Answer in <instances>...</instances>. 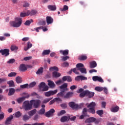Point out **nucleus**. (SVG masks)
Returning a JSON list of instances; mask_svg holds the SVG:
<instances>
[{"label": "nucleus", "mask_w": 125, "mask_h": 125, "mask_svg": "<svg viewBox=\"0 0 125 125\" xmlns=\"http://www.w3.org/2000/svg\"><path fill=\"white\" fill-rule=\"evenodd\" d=\"M6 78H0V83H2L4 82H6Z\"/></svg>", "instance_id": "nucleus-61"}, {"label": "nucleus", "mask_w": 125, "mask_h": 125, "mask_svg": "<svg viewBox=\"0 0 125 125\" xmlns=\"http://www.w3.org/2000/svg\"><path fill=\"white\" fill-rule=\"evenodd\" d=\"M31 13V12L30 11H27L26 12H21L20 14V17H26L27 16H29L30 15V14Z\"/></svg>", "instance_id": "nucleus-12"}, {"label": "nucleus", "mask_w": 125, "mask_h": 125, "mask_svg": "<svg viewBox=\"0 0 125 125\" xmlns=\"http://www.w3.org/2000/svg\"><path fill=\"white\" fill-rule=\"evenodd\" d=\"M69 58L70 57L69 56L62 57V61H66V60H68Z\"/></svg>", "instance_id": "nucleus-59"}, {"label": "nucleus", "mask_w": 125, "mask_h": 125, "mask_svg": "<svg viewBox=\"0 0 125 125\" xmlns=\"http://www.w3.org/2000/svg\"><path fill=\"white\" fill-rule=\"evenodd\" d=\"M21 116H22V113H21L20 111H17L15 114V116L16 117V118H20Z\"/></svg>", "instance_id": "nucleus-41"}, {"label": "nucleus", "mask_w": 125, "mask_h": 125, "mask_svg": "<svg viewBox=\"0 0 125 125\" xmlns=\"http://www.w3.org/2000/svg\"><path fill=\"white\" fill-rule=\"evenodd\" d=\"M86 95H87V90L81 93L80 94V97L83 98V97H84Z\"/></svg>", "instance_id": "nucleus-39"}, {"label": "nucleus", "mask_w": 125, "mask_h": 125, "mask_svg": "<svg viewBox=\"0 0 125 125\" xmlns=\"http://www.w3.org/2000/svg\"><path fill=\"white\" fill-rule=\"evenodd\" d=\"M62 67H69V62H64L62 64Z\"/></svg>", "instance_id": "nucleus-58"}, {"label": "nucleus", "mask_w": 125, "mask_h": 125, "mask_svg": "<svg viewBox=\"0 0 125 125\" xmlns=\"http://www.w3.org/2000/svg\"><path fill=\"white\" fill-rule=\"evenodd\" d=\"M69 106L74 110H78V109H79V105L76 104L74 102H73L69 103Z\"/></svg>", "instance_id": "nucleus-10"}, {"label": "nucleus", "mask_w": 125, "mask_h": 125, "mask_svg": "<svg viewBox=\"0 0 125 125\" xmlns=\"http://www.w3.org/2000/svg\"><path fill=\"white\" fill-rule=\"evenodd\" d=\"M48 8L49 9V10H51L52 11L56 10V6H55V5H49L48 6Z\"/></svg>", "instance_id": "nucleus-26"}, {"label": "nucleus", "mask_w": 125, "mask_h": 125, "mask_svg": "<svg viewBox=\"0 0 125 125\" xmlns=\"http://www.w3.org/2000/svg\"><path fill=\"white\" fill-rule=\"evenodd\" d=\"M16 82L17 83H22V78L19 76L16 77Z\"/></svg>", "instance_id": "nucleus-35"}, {"label": "nucleus", "mask_w": 125, "mask_h": 125, "mask_svg": "<svg viewBox=\"0 0 125 125\" xmlns=\"http://www.w3.org/2000/svg\"><path fill=\"white\" fill-rule=\"evenodd\" d=\"M86 112H87V109H86V108H84L83 111V115L80 117V120H83L84 117H86V116H87Z\"/></svg>", "instance_id": "nucleus-11"}, {"label": "nucleus", "mask_w": 125, "mask_h": 125, "mask_svg": "<svg viewBox=\"0 0 125 125\" xmlns=\"http://www.w3.org/2000/svg\"><path fill=\"white\" fill-rule=\"evenodd\" d=\"M52 99V98H47V99H44L43 100V103L44 104H45L46 103H47L49 102V101H50Z\"/></svg>", "instance_id": "nucleus-53"}, {"label": "nucleus", "mask_w": 125, "mask_h": 125, "mask_svg": "<svg viewBox=\"0 0 125 125\" xmlns=\"http://www.w3.org/2000/svg\"><path fill=\"white\" fill-rule=\"evenodd\" d=\"M0 53L2 55H5V56H8L9 55V49H1L0 50Z\"/></svg>", "instance_id": "nucleus-8"}, {"label": "nucleus", "mask_w": 125, "mask_h": 125, "mask_svg": "<svg viewBox=\"0 0 125 125\" xmlns=\"http://www.w3.org/2000/svg\"><path fill=\"white\" fill-rule=\"evenodd\" d=\"M23 108L25 111H29L31 110L33 105L31 103L30 101H25L23 103Z\"/></svg>", "instance_id": "nucleus-2"}, {"label": "nucleus", "mask_w": 125, "mask_h": 125, "mask_svg": "<svg viewBox=\"0 0 125 125\" xmlns=\"http://www.w3.org/2000/svg\"><path fill=\"white\" fill-rule=\"evenodd\" d=\"M39 87L40 88V90H42V91H47L48 90V88L49 87L47 85H46L45 83L44 82H42L39 85Z\"/></svg>", "instance_id": "nucleus-3"}, {"label": "nucleus", "mask_w": 125, "mask_h": 125, "mask_svg": "<svg viewBox=\"0 0 125 125\" xmlns=\"http://www.w3.org/2000/svg\"><path fill=\"white\" fill-rule=\"evenodd\" d=\"M44 113H45V109L44 108H42L38 112V114H39V115H43Z\"/></svg>", "instance_id": "nucleus-45"}, {"label": "nucleus", "mask_w": 125, "mask_h": 125, "mask_svg": "<svg viewBox=\"0 0 125 125\" xmlns=\"http://www.w3.org/2000/svg\"><path fill=\"white\" fill-rule=\"evenodd\" d=\"M97 63H96V62L93 61L90 62V68H91V69H93L95 68V67H97Z\"/></svg>", "instance_id": "nucleus-17"}, {"label": "nucleus", "mask_w": 125, "mask_h": 125, "mask_svg": "<svg viewBox=\"0 0 125 125\" xmlns=\"http://www.w3.org/2000/svg\"><path fill=\"white\" fill-rule=\"evenodd\" d=\"M56 84H58V85H60L61 83H63V81L62 80H59L57 82H56Z\"/></svg>", "instance_id": "nucleus-62"}, {"label": "nucleus", "mask_w": 125, "mask_h": 125, "mask_svg": "<svg viewBox=\"0 0 125 125\" xmlns=\"http://www.w3.org/2000/svg\"><path fill=\"white\" fill-rule=\"evenodd\" d=\"M62 81H67L68 82H72V78L69 76H64L62 78Z\"/></svg>", "instance_id": "nucleus-18"}, {"label": "nucleus", "mask_w": 125, "mask_h": 125, "mask_svg": "<svg viewBox=\"0 0 125 125\" xmlns=\"http://www.w3.org/2000/svg\"><path fill=\"white\" fill-rule=\"evenodd\" d=\"M30 118H31V116H29L27 115H24L22 117V120L23 121H24L25 122H26V121H28V120H29Z\"/></svg>", "instance_id": "nucleus-36"}, {"label": "nucleus", "mask_w": 125, "mask_h": 125, "mask_svg": "<svg viewBox=\"0 0 125 125\" xmlns=\"http://www.w3.org/2000/svg\"><path fill=\"white\" fill-rule=\"evenodd\" d=\"M48 85L50 87V88H54V87H55V83H54V82L52 81L51 80H48Z\"/></svg>", "instance_id": "nucleus-15"}, {"label": "nucleus", "mask_w": 125, "mask_h": 125, "mask_svg": "<svg viewBox=\"0 0 125 125\" xmlns=\"http://www.w3.org/2000/svg\"><path fill=\"white\" fill-rule=\"evenodd\" d=\"M95 121H96V119L94 117H90L86 119L85 123H93V122H95Z\"/></svg>", "instance_id": "nucleus-19"}, {"label": "nucleus", "mask_w": 125, "mask_h": 125, "mask_svg": "<svg viewBox=\"0 0 125 125\" xmlns=\"http://www.w3.org/2000/svg\"><path fill=\"white\" fill-rule=\"evenodd\" d=\"M15 93V89L13 88H11L9 89L8 95L9 96H11V95H13Z\"/></svg>", "instance_id": "nucleus-20"}, {"label": "nucleus", "mask_w": 125, "mask_h": 125, "mask_svg": "<svg viewBox=\"0 0 125 125\" xmlns=\"http://www.w3.org/2000/svg\"><path fill=\"white\" fill-rule=\"evenodd\" d=\"M79 71L81 72L82 74H86V69L85 68L82 67L80 68Z\"/></svg>", "instance_id": "nucleus-38"}, {"label": "nucleus", "mask_w": 125, "mask_h": 125, "mask_svg": "<svg viewBox=\"0 0 125 125\" xmlns=\"http://www.w3.org/2000/svg\"><path fill=\"white\" fill-rule=\"evenodd\" d=\"M20 70L22 72H24V71L27 70V67H26V65H25V64H22L20 65Z\"/></svg>", "instance_id": "nucleus-21"}, {"label": "nucleus", "mask_w": 125, "mask_h": 125, "mask_svg": "<svg viewBox=\"0 0 125 125\" xmlns=\"http://www.w3.org/2000/svg\"><path fill=\"white\" fill-rule=\"evenodd\" d=\"M37 12L36 10H32L30 12V15H36L37 14Z\"/></svg>", "instance_id": "nucleus-54"}, {"label": "nucleus", "mask_w": 125, "mask_h": 125, "mask_svg": "<svg viewBox=\"0 0 125 125\" xmlns=\"http://www.w3.org/2000/svg\"><path fill=\"white\" fill-rule=\"evenodd\" d=\"M17 75V73L16 72H11L8 74V77H15Z\"/></svg>", "instance_id": "nucleus-52"}, {"label": "nucleus", "mask_w": 125, "mask_h": 125, "mask_svg": "<svg viewBox=\"0 0 125 125\" xmlns=\"http://www.w3.org/2000/svg\"><path fill=\"white\" fill-rule=\"evenodd\" d=\"M61 106L63 108H67V104H61Z\"/></svg>", "instance_id": "nucleus-64"}, {"label": "nucleus", "mask_w": 125, "mask_h": 125, "mask_svg": "<svg viewBox=\"0 0 125 125\" xmlns=\"http://www.w3.org/2000/svg\"><path fill=\"white\" fill-rule=\"evenodd\" d=\"M17 49H18V47H17L16 45H12L11 46V50L12 51H14V50H17Z\"/></svg>", "instance_id": "nucleus-40"}, {"label": "nucleus", "mask_w": 125, "mask_h": 125, "mask_svg": "<svg viewBox=\"0 0 125 125\" xmlns=\"http://www.w3.org/2000/svg\"><path fill=\"white\" fill-rule=\"evenodd\" d=\"M80 80H81V81H86L87 78L83 76H79L75 78L76 81H80Z\"/></svg>", "instance_id": "nucleus-16"}, {"label": "nucleus", "mask_w": 125, "mask_h": 125, "mask_svg": "<svg viewBox=\"0 0 125 125\" xmlns=\"http://www.w3.org/2000/svg\"><path fill=\"white\" fill-rule=\"evenodd\" d=\"M50 71H56L58 72V71H59V69H58L57 66H53L50 68Z\"/></svg>", "instance_id": "nucleus-42"}, {"label": "nucleus", "mask_w": 125, "mask_h": 125, "mask_svg": "<svg viewBox=\"0 0 125 125\" xmlns=\"http://www.w3.org/2000/svg\"><path fill=\"white\" fill-rule=\"evenodd\" d=\"M68 121V117L66 116H64L61 118V123H65V122H67Z\"/></svg>", "instance_id": "nucleus-31"}, {"label": "nucleus", "mask_w": 125, "mask_h": 125, "mask_svg": "<svg viewBox=\"0 0 125 125\" xmlns=\"http://www.w3.org/2000/svg\"><path fill=\"white\" fill-rule=\"evenodd\" d=\"M30 103L33 105L34 108H39L41 104V101L40 100H32Z\"/></svg>", "instance_id": "nucleus-4"}, {"label": "nucleus", "mask_w": 125, "mask_h": 125, "mask_svg": "<svg viewBox=\"0 0 125 125\" xmlns=\"http://www.w3.org/2000/svg\"><path fill=\"white\" fill-rule=\"evenodd\" d=\"M29 86V84L28 83L24 84L23 85H21L20 86L21 88H27Z\"/></svg>", "instance_id": "nucleus-56"}, {"label": "nucleus", "mask_w": 125, "mask_h": 125, "mask_svg": "<svg viewBox=\"0 0 125 125\" xmlns=\"http://www.w3.org/2000/svg\"><path fill=\"white\" fill-rule=\"evenodd\" d=\"M95 89L96 90V91L101 92L102 90H103V87L97 86L95 88Z\"/></svg>", "instance_id": "nucleus-49"}, {"label": "nucleus", "mask_w": 125, "mask_h": 125, "mask_svg": "<svg viewBox=\"0 0 125 125\" xmlns=\"http://www.w3.org/2000/svg\"><path fill=\"white\" fill-rule=\"evenodd\" d=\"M49 53H50V50H44L42 53V56H44V55H48Z\"/></svg>", "instance_id": "nucleus-32"}, {"label": "nucleus", "mask_w": 125, "mask_h": 125, "mask_svg": "<svg viewBox=\"0 0 125 125\" xmlns=\"http://www.w3.org/2000/svg\"><path fill=\"white\" fill-rule=\"evenodd\" d=\"M119 109L120 107L116 105L115 106H112L110 109V111L111 112H112V113H117V112L119 111Z\"/></svg>", "instance_id": "nucleus-13"}, {"label": "nucleus", "mask_w": 125, "mask_h": 125, "mask_svg": "<svg viewBox=\"0 0 125 125\" xmlns=\"http://www.w3.org/2000/svg\"><path fill=\"white\" fill-rule=\"evenodd\" d=\"M23 94H24V95H26V96L24 97L19 98L17 99V101L18 103H19V104L22 103V102L24 100H25V98H29V97H30V95H29V94H27L26 93H23Z\"/></svg>", "instance_id": "nucleus-6"}, {"label": "nucleus", "mask_w": 125, "mask_h": 125, "mask_svg": "<svg viewBox=\"0 0 125 125\" xmlns=\"http://www.w3.org/2000/svg\"><path fill=\"white\" fill-rule=\"evenodd\" d=\"M58 91V90L56 89L54 90H50L48 92H46L44 93L45 96H46V97H50V96H52L53 95L56 94Z\"/></svg>", "instance_id": "nucleus-5"}, {"label": "nucleus", "mask_w": 125, "mask_h": 125, "mask_svg": "<svg viewBox=\"0 0 125 125\" xmlns=\"http://www.w3.org/2000/svg\"><path fill=\"white\" fill-rule=\"evenodd\" d=\"M30 6V4L27 2H25L23 5V7H29Z\"/></svg>", "instance_id": "nucleus-60"}, {"label": "nucleus", "mask_w": 125, "mask_h": 125, "mask_svg": "<svg viewBox=\"0 0 125 125\" xmlns=\"http://www.w3.org/2000/svg\"><path fill=\"white\" fill-rule=\"evenodd\" d=\"M83 67H84V65L82 63H78L76 65V68H77V70H80V69H82V68H83Z\"/></svg>", "instance_id": "nucleus-33"}, {"label": "nucleus", "mask_w": 125, "mask_h": 125, "mask_svg": "<svg viewBox=\"0 0 125 125\" xmlns=\"http://www.w3.org/2000/svg\"><path fill=\"white\" fill-rule=\"evenodd\" d=\"M65 94V90H61V92L57 94V96L58 97H64Z\"/></svg>", "instance_id": "nucleus-23"}, {"label": "nucleus", "mask_w": 125, "mask_h": 125, "mask_svg": "<svg viewBox=\"0 0 125 125\" xmlns=\"http://www.w3.org/2000/svg\"><path fill=\"white\" fill-rule=\"evenodd\" d=\"M32 22H33V20L26 21L24 23V25H25L26 26H29L30 24H31V23H32Z\"/></svg>", "instance_id": "nucleus-44"}, {"label": "nucleus", "mask_w": 125, "mask_h": 125, "mask_svg": "<svg viewBox=\"0 0 125 125\" xmlns=\"http://www.w3.org/2000/svg\"><path fill=\"white\" fill-rule=\"evenodd\" d=\"M22 24V19L21 18H16L15 21L10 22V24L11 27L14 28H19Z\"/></svg>", "instance_id": "nucleus-1"}, {"label": "nucleus", "mask_w": 125, "mask_h": 125, "mask_svg": "<svg viewBox=\"0 0 125 125\" xmlns=\"http://www.w3.org/2000/svg\"><path fill=\"white\" fill-rule=\"evenodd\" d=\"M13 119V116L10 115L8 118H7L5 124L6 125H9L10 124V122H11V120Z\"/></svg>", "instance_id": "nucleus-22"}, {"label": "nucleus", "mask_w": 125, "mask_h": 125, "mask_svg": "<svg viewBox=\"0 0 125 125\" xmlns=\"http://www.w3.org/2000/svg\"><path fill=\"white\" fill-rule=\"evenodd\" d=\"M46 22L45 21H41L39 22V25H45Z\"/></svg>", "instance_id": "nucleus-63"}, {"label": "nucleus", "mask_w": 125, "mask_h": 125, "mask_svg": "<svg viewBox=\"0 0 125 125\" xmlns=\"http://www.w3.org/2000/svg\"><path fill=\"white\" fill-rule=\"evenodd\" d=\"M87 57L85 55H82L79 57L80 60H86Z\"/></svg>", "instance_id": "nucleus-48"}, {"label": "nucleus", "mask_w": 125, "mask_h": 125, "mask_svg": "<svg viewBox=\"0 0 125 125\" xmlns=\"http://www.w3.org/2000/svg\"><path fill=\"white\" fill-rule=\"evenodd\" d=\"M36 85V82H33L28 85L29 87H34Z\"/></svg>", "instance_id": "nucleus-55"}, {"label": "nucleus", "mask_w": 125, "mask_h": 125, "mask_svg": "<svg viewBox=\"0 0 125 125\" xmlns=\"http://www.w3.org/2000/svg\"><path fill=\"white\" fill-rule=\"evenodd\" d=\"M15 62V60L14 59H10L7 62L8 64H12Z\"/></svg>", "instance_id": "nucleus-57"}, {"label": "nucleus", "mask_w": 125, "mask_h": 125, "mask_svg": "<svg viewBox=\"0 0 125 125\" xmlns=\"http://www.w3.org/2000/svg\"><path fill=\"white\" fill-rule=\"evenodd\" d=\"M43 72V68L40 67V69L38 70V71L36 72L37 75H40V74H42Z\"/></svg>", "instance_id": "nucleus-37"}, {"label": "nucleus", "mask_w": 125, "mask_h": 125, "mask_svg": "<svg viewBox=\"0 0 125 125\" xmlns=\"http://www.w3.org/2000/svg\"><path fill=\"white\" fill-rule=\"evenodd\" d=\"M68 9H69V8L68 7V6L65 5L63 6V8H61L60 9V10L61 11H66V10H68Z\"/></svg>", "instance_id": "nucleus-46"}, {"label": "nucleus", "mask_w": 125, "mask_h": 125, "mask_svg": "<svg viewBox=\"0 0 125 125\" xmlns=\"http://www.w3.org/2000/svg\"><path fill=\"white\" fill-rule=\"evenodd\" d=\"M95 103L92 102L89 105H87L88 108H95L96 106Z\"/></svg>", "instance_id": "nucleus-29"}, {"label": "nucleus", "mask_w": 125, "mask_h": 125, "mask_svg": "<svg viewBox=\"0 0 125 125\" xmlns=\"http://www.w3.org/2000/svg\"><path fill=\"white\" fill-rule=\"evenodd\" d=\"M96 113L99 115L100 117L102 116V115H103V110H97L96 112Z\"/></svg>", "instance_id": "nucleus-50"}, {"label": "nucleus", "mask_w": 125, "mask_h": 125, "mask_svg": "<svg viewBox=\"0 0 125 125\" xmlns=\"http://www.w3.org/2000/svg\"><path fill=\"white\" fill-rule=\"evenodd\" d=\"M66 113V111L64 110H61L60 112H58L57 115L58 117H60V116H62V115H64Z\"/></svg>", "instance_id": "nucleus-43"}, {"label": "nucleus", "mask_w": 125, "mask_h": 125, "mask_svg": "<svg viewBox=\"0 0 125 125\" xmlns=\"http://www.w3.org/2000/svg\"><path fill=\"white\" fill-rule=\"evenodd\" d=\"M60 76H61V74H60V73H59L56 71H54L53 72V78H58V77H60Z\"/></svg>", "instance_id": "nucleus-28"}, {"label": "nucleus", "mask_w": 125, "mask_h": 125, "mask_svg": "<svg viewBox=\"0 0 125 125\" xmlns=\"http://www.w3.org/2000/svg\"><path fill=\"white\" fill-rule=\"evenodd\" d=\"M36 112H37V109H34L28 112V114L30 117H32V116H34V115H35V114H36Z\"/></svg>", "instance_id": "nucleus-25"}, {"label": "nucleus", "mask_w": 125, "mask_h": 125, "mask_svg": "<svg viewBox=\"0 0 125 125\" xmlns=\"http://www.w3.org/2000/svg\"><path fill=\"white\" fill-rule=\"evenodd\" d=\"M55 113V110L54 109L52 108L50 110H49L48 112H47L45 113V116L47 118H49L50 117H52L53 116V114Z\"/></svg>", "instance_id": "nucleus-7"}, {"label": "nucleus", "mask_w": 125, "mask_h": 125, "mask_svg": "<svg viewBox=\"0 0 125 125\" xmlns=\"http://www.w3.org/2000/svg\"><path fill=\"white\" fill-rule=\"evenodd\" d=\"M60 53L62 54L63 55H68L69 54V50H60Z\"/></svg>", "instance_id": "nucleus-34"}, {"label": "nucleus", "mask_w": 125, "mask_h": 125, "mask_svg": "<svg viewBox=\"0 0 125 125\" xmlns=\"http://www.w3.org/2000/svg\"><path fill=\"white\" fill-rule=\"evenodd\" d=\"M92 80L94 82H99V83H104V80L99 76H93Z\"/></svg>", "instance_id": "nucleus-9"}, {"label": "nucleus", "mask_w": 125, "mask_h": 125, "mask_svg": "<svg viewBox=\"0 0 125 125\" xmlns=\"http://www.w3.org/2000/svg\"><path fill=\"white\" fill-rule=\"evenodd\" d=\"M87 96H88L89 98L93 97L94 96V92H89V91L87 90Z\"/></svg>", "instance_id": "nucleus-24"}, {"label": "nucleus", "mask_w": 125, "mask_h": 125, "mask_svg": "<svg viewBox=\"0 0 125 125\" xmlns=\"http://www.w3.org/2000/svg\"><path fill=\"white\" fill-rule=\"evenodd\" d=\"M73 94H74V93L72 92H69L65 95V96H64V98H69L71 97Z\"/></svg>", "instance_id": "nucleus-30"}, {"label": "nucleus", "mask_w": 125, "mask_h": 125, "mask_svg": "<svg viewBox=\"0 0 125 125\" xmlns=\"http://www.w3.org/2000/svg\"><path fill=\"white\" fill-rule=\"evenodd\" d=\"M88 112L91 113V114H95V108H89L88 109Z\"/></svg>", "instance_id": "nucleus-47"}, {"label": "nucleus", "mask_w": 125, "mask_h": 125, "mask_svg": "<svg viewBox=\"0 0 125 125\" xmlns=\"http://www.w3.org/2000/svg\"><path fill=\"white\" fill-rule=\"evenodd\" d=\"M7 84H9V87H14V86H15V85H14V82L12 80L8 81Z\"/></svg>", "instance_id": "nucleus-27"}, {"label": "nucleus", "mask_w": 125, "mask_h": 125, "mask_svg": "<svg viewBox=\"0 0 125 125\" xmlns=\"http://www.w3.org/2000/svg\"><path fill=\"white\" fill-rule=\"evenodd\" d=\"M46 20L47 25H49V24H52V23H53V19H52L51 17H46Z\"/></svg>", "instance_id": "nucleus-14"}, {"label": "nucleus", "mask_w": 125, "mask_h": 125, "mask_svg": "<svg viewBox=\"0 0 125 125\" xmlns=\"http://www.w3.org/2000/svg\"><path fill=\"white\" fill-rule=\"evenodd\" d=\"M68 86V84L65 83L60 86V88L61 89H64V88H66Z\"/></svg>", "instance_id": "nucleus-51"}]
</instances>
